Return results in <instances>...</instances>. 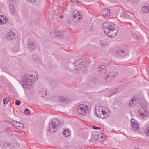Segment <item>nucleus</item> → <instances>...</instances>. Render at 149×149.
<instances>
[{"mask_svg":"<svg viewBox=\"0 0 149 149\" xmlns=\"http://www.w3.org/2000/svg\"><path fill=\"white\" fill-rule=\"evenodd\" d=\"M131 125L132 129L134 131H137L139 129V125L137 121L134 119L131 120Z\"/></svg>","mask_w":149,"mask_h":149,"instance_id":"10","label":"nucleus"},{"mask_svg":"<svg viewBox=\"0 0 149 149\" xmlns=\"http://www.w3.org/2000/svg\"><path fill=\"white\" fill-rule=\"evenodd\" d=\"M149 11V7L147 6H144L142 7L141 9V13L144 14L147 13Z\"/></svg>","mask_w":149,"mask_h":149,"instance_id":"20","label":"nucleus"},{"mask_svg":"<svg viewBox=\"0 0 149 149\" xmlns=\"http://www.w3.org/2000/svg\"><path fill=\"white\" fill-rule=\"evenodd\" d=\"M60 123V121L57 119H52L50 123L49 130L51 132H54L57 130V127Z\"/></svg>","mask_w":149,"mask_h":149,"instance_id":"5","label":"nucleus"},{"mask_svg":"<svg viewBox=\"0 0 149 149\" xmlns=\"http://www.w3.org/2000/svg\"><path fill=\"white\" fill-rule=\"evenodd\" d=\"M100 43L101 45L103 46H104L107 45V42L104 41H100Z\"/></svg>","mask_w":149,"mask_h":149,"instance_id":"28","label":"nucleus"},{"mask_svg":"<svg viewBox=\"0 0 149 149\" xmlns=\"http://www.w3.org/2000/svg\"><path fill=\"white\" fill-rule=\"evenodd\" d=\"M62 35V33L61 32H58L57 33V36L58 37H60Z\"/></svg>","mask_w":149,"mask_h":149,"instance_id":"35","label":"nucleus"},{"mask_svg":"<svg viewBox=\"0 0 149 149\" xmlns=\"http://www.w3.org/2000/svg\"><path fill=\"white\" fill-rule=\"evenodd\" d=\"M39 78L38 73L36 70L30 71L26 76L21 79V84L23 87L26 90H30L33 88V83L37 81Z\"/></svg>","mask_w":149,"mask_h":149,"instance_id":"1","label":"nucleus"},{"mask_svg":"<svg viewBox=\"0 0 149 149\" xmlns=\"http://www.w3.org/2000/svg\"><path fill=\"white\" fill-rule=\"evenodd\" d=\"M97 70L99 73H105L107 71V70L105 66L104 65L99 66L97 68Z\"/></svg>","mask_w":149,"mask_h":149,"instance_id":"15","label":"nucleus"},{"mask_svg":"<svg viewBox=\"0 0 149 149\" xmlns=\"http://www.w3.org/2000/svg\"><path fill=\"white\" fill-rule=\"evenodd\" d=\"M57 101L59 102L68 103L69 102V99L66 96H59L58 97Z\"/></svg>","mask_w":149,"mask_h":149,"instance_id":"8","label":"nucleus"},{"mask_svg":"<svg viewBox=\"0 0 149 149\" xmlns=\"http://www.w3.org/2000/svg\"><path fill=\"white\" fill-rule=\"evenodd\" d=\"M16 123L17 126L19 127L21 129H23L24 128V125L22 123L17 121L16 122Z\"/></svg>","mask_w":149,"mask_h":149,"instance_id":"24","label":"nucleus"},{"mask_svg":"<svg viewBox=\"0 0 149 149\" xmlns=\"http://www.w3.org/2000/svg\"><path fill=\"white\" fill-rule=\"evenodd\" d=\"M88 106L84 104H81L78 107L77 112L79 114L85 116L88 112Z\"/></svg>","mask_w":149,"mask_h":149,"instance_id":"6","label":"nucleus"},{"mask_svg":"<svg viewBox=\"0 0 149 149\" xmlns=\"http://www.w3.org/2000/svg\"><path fill=\"white\" fill-rule=\"evenodd\" d=\"M28 48L30 50H32L38 48L37 45L35 43L29 42L28 44Z\"/></svg>","mask_w":149,"mask_h":149,"instance_id":"11","label":"nucleus"},{"mask_svg":"<svg viewBox=\"0 0 149 149\" xmlns=\"http://www.w3.org/2000/svg\"><path fill=\"white\" fill-rule=\"evenodd\" d=\"M16 34L15 33L12 31H10L8 33L7 38L8 40H12L15 39Z\"/></svg>","mask_w":149,"mask_h":149,"instance_id":"12","label":"nucleus"},{"mask_svg":"<svg viewBox=\"0 0 149 149\" xmlns=\"http://www.w3.org/2000/svg\"><path fill=\"white\" fill-rule=\"evenodd\" d=\"M140 114L143 116H147L148 113V111L143 108H141L139 110Z\"/></svg>","mask_w":149,"mask_h":149,"instance_id":"18","label":"nucleus"},{"mask_svg":"<svg viewBox=\"0 0 149 149\" xmlns=\"http://www.w3.org/2000/svg\"><path fill=\"white\" fill-rule=\"evenodd\" d=\"M9 8L10 13L13 15H14L16 13L14 5L12 3L9 4Z\"/></svg>","mask_w":149,"mask_h":149,"instance_id":"14","label":"nucleus"},{"mask_svg":"<svg viewBox=\"0 0 149 149\" xmlns=\"http://www.w3.org/2000/svg\"><path fill=\"white\" fill-rule=\"evenodd\" d=\"M38 95L40 96L45 97L47 95V92L45 89H42L39 91Z\"/></svg>","mask_w":149,"mask_h":149,"instance_id":"17","label":"nucleus"},{"mask_svg":"<svg viewBox=\"0 0 149 149\" xmlns=\"http://www.w3.org/2000/svg\"><path fill=\"white\" fill-rule=\"evenodd\" d=\"M24 113L26 114H29L30 113V111L28 109H26L25 110Z\"/></svg>","mask_w":149,"mask_h":149,"instance_id":"33","label":"nucleus"},{"mask_svg":"<svg viewBox=\"0 0 149 149\" xmlns=\"http://www.w3.org/2000/svg\"><path fill=\"white\" fill-rule=\"evenodd\" d=\"M81 66V64L80 63L77 66H75V68L76 70H79L80 69V67Z\"/></svg>","mask_w":149,"mask_h":149,"instance_id":"31","label":"nucleus"},{"mask_svg":"<svg viewBox=\"0 0 149 149\" xmlns=\"http://www.w3.org/2000/svg\"><path fill=\"white\" fill-rule=\"evenodd\" d=\"M92 137L95 141L101 142L105 139V136L103 135L102 132L100 131L93 132L92 133Z\"/></svg>","mask_w":149,"mask_h":149,"instance_id":"4","label":"nucleus"},{"mask_svg":"<svg viewBox=\"0 0 149 149\" xmlns=\"http://www.w3.org/2000/svg\"><path fill=\"white\" fill-rule=\"evenodd\" d=\"M74 2L75 3H79V1H78L77 0H74Z\"/></svg>","mask_w":149,"mask_h":149,"instance_id":"37","label":"nucleus"},{"mask_svg":"<svg viewBox=\"0 0 149 149\" xmlns=\"http://www.w3.org/2000/svg\"><path fill=\"white\" fill-rule=\"evenodd\" d=\"M95 113L98 117L105 118L110 114V111L108 109L102 106L96 107L95 108Z\"/></svg>","mask_w":149,"mask_h":149,"instance_id":"3","label":"nucleus"},{"mask_svg":"<svg viewBox=\"0 0 149 149\" xmlns=\"http://www.w3.org/2000/svg\"><path fill=\"white\" fill-rule=\"evenodd\" d=\"M119 91L118 88H116L113 89V90L111 91L112 92V94L113 95L117 93H118Z\"/></svg>","mask_w":149,"mask_h":149,"instance_id":"26","label":"nucleus"},{"mask_svg":"<svg viewBox=\"0 0 149 149\" xmlns=\"http://www.w3.org/2000/svg\"><path fill=\"white\" fill-rule=\"evenodd\" d=\"M21 103L19 100H17L15 102V104L17 106H19Z\"/></svg>","mask_w":149,"mask_h":149,"instance_id":"32","label":"nucleus"},{"mask_svg":"<svg viewBox=\"0 0 149 149\" xmlns=\"http://www.w3.org/2000/svg\"><path fill=\"white\" fill-rule=\"evenodd\" d=\"M119 51H117V53L118 54V52Z\"/></svg>","mask_w":149,"mask_h":149,"instance_id":"39","label":"nucleus"},{"mask_svg":"<svg viewBox=\"0 0 149 149\" xmlns=\"http://www.w3.org/2000/svg\"><path fill=\"white\" fill-rule=\"evenodd\" d=\"M62 132L65 137H67L70 135V131L68 129H63Z\"/></svg>","mask_w":149,"mask_h":149,"instance_id":"19","label":"nucleus"},{"mask_svg":"<svg viewBox=\"0 0 149 149\" xmlns=\"http://www.w3.org/2000/svg\"><path fill=\"white\" fill-rule=\"evenodd\" d=\"M31 58L33 60L36 61L38 59V57L36 54H34L32 56Z\"/></svg>","mask_w":149,"mask_h":149,"instance_id":"23","label":"nucleus"},{"mask_svg":"<svg viewBox=\"0 0 149 149\" xmlns=\"http://www.w3.org/2000/svg\"><path fill=\"white\" fill-rule=\"evenodd\" d=\"M144 132L148 136H149V125H146L144 128Z\"/></svg>","mask_w":149,"mask_h":149,"instance_id":"21","label":"nucleus"},{"mask_svg":"<svg viewBox=\"0 0 149 149\" xmlns=\"http://www.w3.org/2000/svg\"><path fill=\"white\" fill-rule=\"evenodd\" d=\"M103 28L104 33L107 34L108 36L110 38L114 37L118 32L115 25L109 22H105L103 24Z\"/></svg>","mask_w":149,"mask_h":149,"instance_id":"2","label":"nucleus"},{"mask_svg":"<svg viewBox=\"0 0 149 149\" xmlns=\"http://www.w3.org/2000/svg\"><path fill=\"white\" fill-rule=\"evenodd\" d=\"M73 19L75 22H78L79 19L82 18V16L81 13L77 10L74 11L73 13Z\"/></svg>","mask_w":149,"mask_h":149,"instance_id":"7","label":"nucleus"},{"mask_svg":"<svg viewBox=\"0 0 149 149\" xmlns=\"http://www.w3.org/2000/svg\"><path fill=\"white\" fill-rule=\"evenodd\" d=\"M93 129H96V130H97L98 129H100V127H95V126H93Z\"/></svg>","mask_w":149,"mask_h":149,"instance_id":"36","label":"nucleus"},{"mask_svg":"<svg viewBox=\"0 0 149 149\" xmlns=\"http://www.w3.org/2000/svg\"><path fill=\"white\" fill-rule=\"evenodd\" d=\"M9 99L8 98L6 97L5 98H4L3 100V103L4 104H6L9 101Z\"/></svg>","mask_w":149,"mask_h":149,"instance_id":"29","label":"nucleus"},{"mask_svg":"<svg viewBox=\"0 0 149 149\" xmlns=\"http://www.w3.org/2000/svg\"><path fill=\"white\" fill-rule=\"evenodd\" d=\"M119 91L118 88H116L113 89V90L111 91L112 92V94L113 95L117 93H118Z\"/></svg>","mask_w":149,"mask_h":149,"instance_id":"25","label":"nucleus"},{"mask_svg":"<svg viewBox=\"0 0 149 149\" xmlns=\"http://www.w3.org/2000/svg\"><path fill=\"white\" fill-rule=\"evenodd\" d=\"M0 145L2 147H3L10 146V143L6 141H2L0 142Z\"/></svg>","mask_w":149,"mask_h":149,"instance_id":"22","label":"nucleus"},{"mask_svg":"<svg viewBox=\"0 0 149 149\" xmlns=\"http://www.w3.org/2000/svg\"><path fill=\"white\" fill-rule=\"evenodd\" d=\"M19 145H20V144H18V146H19Z\"/></svg>","mask_w":149,"mask_h":149,"instance_id":"40","label":"nucleus"},{"mask_svg":"<svg viewBox=\"0 0 149 149\" xmlns=\"http://www.w3.org/2000/svg\"><path fill=\"white\" fill-rule=\"evenodd\" d=\"M101 13L103 16L107 17L109 16L110 14V10L108 8H105L102 10Z\"/></svg>","mask_w":149,"mask_h":149,"instance_id":"13","label":"nucleus"},{"mask_svg":"<svg viewBox=\"0 0 149 149\" xmlns=\"http://www.w3.org/2000/svg\"><path fill=\"white\" fill-rule=\"evenodd\" d=\"M113 95L112 93V92L110 91L109 92V93L107 94L106 96L107 97H110Z\"/></svg>","mask_w":149,"mask_h":149,"instance_id":"30","label":"nucleus"},{"mask_svg":"<svg viewBox=\"0 0 149 149\" xmlns=\"http://www.w3.org/2000/svg\"><path fill=\"white\" fill-rule=\"evenodd\" d=\"M60 18H63V16H60Z\"/></svg>","mask_w":149,"mask_h":149,"instance_id":"38","label":"nucleus"},{"mask_svg":"<svg viewBox=\"0 0 149 149\" xmlns=\"http://www.w3.org/2000/svg\"><path fill=\"white\" fill-rule=\"evenodd\" d=\"M120 16L122 18L129 19H131L133 17V15L132 14L125 12H122Z\"/></svg>","mask_w":149,"mask_h":149,"instance_id":"9","label":"nucleus"},{"mask_svg":"<svg viewBox=\"0 0 149 149\" xmlns=\"http://www.w3.org/2000/svg\"><path fill=\"white\" fill-rule=\"evenodd\" d=\"M114 77V76H113L112 77Z\"/></svg>","mask_w":149,"mask_h":149,"instance_id":"41","label":"nucleus"},{"mask_svg":"<svg viewBox=\"0 0 149 149\" xmlns=\"http://www.w3.org/2000/svg\"><path fill=\"white\" fill-rule=\"evenodd\" d=\"M133 38L134 39H137L138 38V35L137 33H136L133 32L132 33Z\"/></svg>","mask_w":149,"mask_h":149,"instance_id":"27","label":"nucleus"},{"mask_svg":"<svg viewBox=\"0 0 149 149\" xmlns=\"http://www.w3.org/2000/svg\"><path fill=\"white\" fill-rule=\"evenodd\" d=\"M36 0H26V1L29 3H34L36 1Z\"/></svg>","mask_w":149,"mask_h":149,"instance_id":"34","label":"nucleus"},{"mask_svg":"<svg viewBox=\"0 0 149 149\" xmlns=\"http://www.w3.org/2000/svg\"><path fill=\"white\" fill-rule=\"evenodd\" d=\"M137 102V97H132L131 100L130 101L129 103V105L130 107H132V105L134 104H135Z\"/></svg>","mask_w":149,"mask_h":149,"instance_id":"16","label":"nucleus"}]
</instances>
